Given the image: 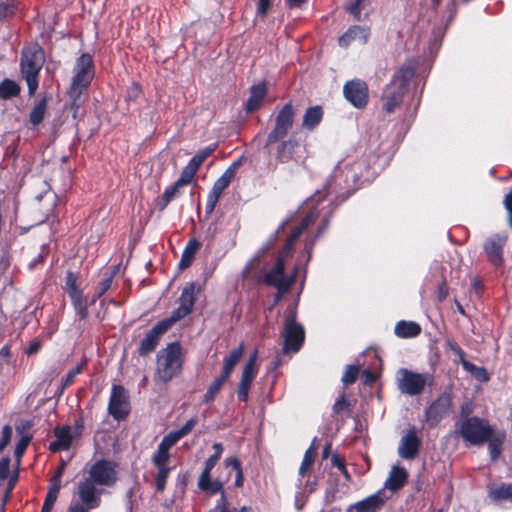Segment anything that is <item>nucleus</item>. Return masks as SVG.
Here are the masks:
<instances>
[{
  "label": "nucleus",
  "mask_w": 512,
  "mask_h": 512,
  "mask_svg": "<svg viewBox=\"0 0 512 512\" xmlns=\"http://www.w3.org/2000/svg\"><path fill=\"white\" fill-rule=\"evenodd\" d=\"M267 93L266 84L264 82L258 83L251 87L250 96L246 103L248 112H253L258 109Z\"/></svg>",
  "instance_id": "nucleus-30"
},
{
  "label": "nucleus",
  "mask_w": 512,
  "mask_h": 512,
  "mask_svg": "<svg viewBox=\"0 0 512 512\" xmlns=\"http://www.w3.org/2000/svg\"><path fill=\"white\" fill-rule=\"evenodd\" d=\"M299 148L300 143L294 137L282 141L277 148V159L282 163H286L290 160H297L301 158V155L298 154Z\"/></svg>",
  "instance_id": "nucleus-22"
},
{
  "label": "nucleus",
  "mask_w": 512,
  "mask_h": 512,
  "mask_svg": "<svg viewBox=\"0 0 512 512\" xmlns=\"http://www.w3.org/2000/svg\"><path fill=\"white\" fill-rule=\"evenodd\" d=\"M12 437V428L9 425H5L2 429L0 439V453L4 451L7 445L10 443Z\"/></svg>",
  "instance_id": "nucleus-49"
},
{
  "label": "nucleus",
  "mask_w": 512,
  "mask_h": 512,
  "mask_svg": "<svg viewBox=\"0 0 512 512\" xmlns=\"http://www.w3.org/2000/svg\"><path fill=\"white\" fill-rule=\"evenodd\" d=\"M109 413L116 419H123L129 412L127 391L119 385H114L109 401Z\"/></svg>",
  "instance_id": "nucleus-14"
},
{
  "label": "nucleus",
  "mask_w": 512,
  "mask_h": 512,
  "mask_svg": "<svg viewBox=\"0 0 512 512\" xmlns=\"http://www.w3.org/2000/svg\"><path fill=\"white\" fill-rule=\"evenodd\" d=\"M200 293V286L195 282H191L187 284L179 297L178 303L179 306L175 309L171 316L166 318L171 325L175 324L177 321L183 319L187 315H189L194 307L195 301L197 299V295Z\"/></svg>",
  "instance_id": "nucleus-10"
},
{
  "label": "nucleus",
  "mask_w": 512,
  "mask_h": 512,
  "mask_svg": "<svg viewBox=\"0 0 512 512\" xmlns=\"http://www.w3.org/2000/svg\"><path fill=\"white\" fill-rule=\"evenodd\" d=\"M241 159L234 161L225 171L224 173L214 182L212 190L207 196L206 201V212L211 213L222 192L229 186L233 178L235 177L236 171L241 166Z\"/></svg>",
  "instance_id": "nucleus-11"
},
{
  "label": "nucleus",
  "mask_w": 512,
  "mask_h": 512,
  "mask_svg": "<svg viewBox=\"0 0 512 512\" xmlns=\"http://www.w3.org/2000/svg\"><path fill=\"white\" fill-rule=\"evenodd\" d=\"M62 471L63 467H61L57 474L51 479V484L42 508V512H50L56 502L61 487Z\"/></svg>",
  "instance_id": "nucleus-26"
},
{
  "label": "nucleus",
  "mask_w": 512,
  "mask_h": 512,
  "mask_svg": "<svg viewBox=\"0 0 512 512\" xmlns=\"http://www.w3.org/2000/svg\"><path fill=\"white\" fill-rule=\"evenodd\" d=\"M448 405H449V399L448 398H440L430 407L429 413L437 411V409L440 406H448Z\"/></svg>",
  "instance_id": "nucleus-62"
},
{
  "label": "nucleus",
  "mask_w": 512,
  "mask_h": 512,
  "mask_svg": "<svg viewBox=\"0 0 512 512\" xmlns=\"http://www.w3.org/2000/svg\"><path fill=\"white\" fill-rule=\"evenodd\" d=\"M62 471L63 467H61L57 474L51 479V484L42 508V512H50L56 502L61 487Z\"/></svg>",
  "instance_id": "nucleus-27"
},
{
  "label": "nucleus",
  "mask_w": 512,
  "mask_h": 512,
  "mask_svg": "<svg viewBox=\"0 0 512 512\" xmlns=\"http://www.w3.org/2000/svg\"><path fill=\"white\" fill-rule=\"evenodd\" d=\"M7 481L6 486L4 488L5 501L9 497L11 490L13 489L16 481L17 474L16 472H10V459L5 457L0 461V482L4 483Z\"/></svg>",
  "instance_id": "nucleus-25"
},
{
  "label": "nucleus",
  "mask_w": 512,
  "mask_h": 512,
  "mask_svg": "<svg viewBox=\"0 0 512 512\" xmlns=\"http://www.w3.org/2000/svg\"><path fill=\"white\" fill-rule=\"evenodd\" d=\"M507 238L506 234H496L489 237L484 244L486 257L495 267H499L503 263V249Z\"/></svg>",
  "instance_id": "nucleus-15"
},
{
  "label": "nucleus",
  "mask_w": 512,
  "mask_h": 512,
  "mask_svg": "<svg viewBox=\"0 0 512 512\" xmlns=\"http://www.w3.org/2000/svg\"><path fill=\"white\" fill-rule=\"evenodd\" d=\"M197 170L198 169L192 166L191 163H188L187 166L183 169L180 178L176 181L177 185L182 187L189 184L193 180Z\"/></svg>",
  "instance_id": "nucleus-44"
},
{
  "label": "nucleus",
  "mask_w": 512,
  "mask_h": 512,
  "mask_svg": "<svg viewBox=\"0 0 512 512\" xmlns=\"http://www.w3.org/2000/svg\"><path fill=\"white\" fill-rule=\"evenodd\" d=\"M505 434L503 432H494L486 440L489 444L490 455L493 460L497 459L501 452V446L504 441Z\"/></svg>",
  "instance_id": "nucleus-37"
},
{
  "label": "nucleus",
  "mask_w": 512,
  "mask_h": 512,
  "mask_svg": "<svg viewBox=\"0 0 512 512\" xmlns=\"http://www.w3.org/2000/svg\"><path fill=\"white\" fill-rule=\"evenodd\" d=\"M226 381H227V379L221 375L219 377H217L208 387V389L204 395V402L210 403L211 401H213L215 396L217 395V393L221 390L223 385L226 383Z\"/></svg>",
  "instance_id": "nucleus-42"
},
{
  "label": "nucleus",
  "mask_w": 512,
  "mask_h": 512,
  "mask_svg": "<svg viewBox=\"0 0 512 512\" xmlns=\"http://www.w3.org/2000/svg\"><path fill=\"white\" fill-rule=\"evenodd\" d=\"M314 218V213L307 215L302 220L300 225L295 228V230L291 233V235L288 238L283 254L277 259L273 269L266 276V282L270 285L275 286L282 293H286L289 290L292 283L294 282V276H284L285 259L290 253L294 242L302 234V232L312 223Z\"/></svg>",
  "instance_id": "nucleus-2"
},
{
  "label": "nucleus",
  "mask_w": 512,
  "mask_h": 512,
  "mask_svg": "<svg viewBox=\"0 0 512 512\" xmlns=\"http://www.w3.org/2000/svg\"><path fill=\"white\" fill-rule=\"evenodd\" d=\"M81 426L74 428L63 426L55 429L56 440L51 442L49 448L53 452L67 450L71 446L73 439L81 433Z\"/></svg>",
  "instance_id": "nucleus-17"
},
{
  "label": "nucleus",
  "mask_w": 512,
  "mask_h": 512,
  "mask_svg": "<svg viewBox=\"0 0 512 512\" xmlns=\"http://www.w3.org/2000/svg\"><path fill=\"white\" fill-rule=\"evenodd\" d=\"M385 503L383 492L368 496L367 498L350 505L347 512H379Z\"/></svg>",
  "instance_id": "nucleus-19"
},
{
  "label": "nucleus",
  "mask_w": 512,
  "mask_h": 512,
  "mask_svg": "<svg viewBox=\"0 0 512 512\" xmlns=\"http://www.w3.org/2000/svg\"><path fill=\"white\" fill-rule=\"evenodd\" d=\"M458 354L460 356L461 365L465 371L469 372L480 382H487L489 380V375L485 368L476 366L467 361L464 357V353L461 350L458 351Z\"/></svg>",
  "instance_id": "nucleus-34"
},
{
  "label": "nucleus",
  "mask_w": 512,
  "mask_h": 512,
  "mask_svg": "<svg viewBox=\"0 0 512 512\" xmlns=\"http://www.w3.org/2000/svg\"><path fill=\"white\" fill-rule=\"evenodd\" d=\"M69 295L73 301L77 314L81 318H85L87 316L86 300L83 298L81 291H79L77 287H72L69 291Z\"/></svg>",
  "instance_id": "nucleus-38"
},
{
  "label": "nucleus",
  "mask_w": 512,
  "mask_h": 512,
  "mask_svg": "<svg viewBox=\"0 0 512 512\" xmlns=\"http://www.w3.org/2000/svg\"><path fill=\"white\" fill-rule=\"evenodd\" d=\"M370 36V30L365 26H352L339 38V45L348 47L351 43L356 42L364 45Z\"/></svg>",
  "instance_id": "nucleus-21"
},
{
  "label": "nucleus",
  "mask_w": 512,
  "mask_h": 512,
  "mask_svg": "<svg viewBox=\"0 0 512 512\" xmlns=\"http://www.w3.org/2000/svg\"><path fill=\"white\" fill-rule=\"evenodd\" d=\"M175 445L173 440L165 436L152 455V463L156 468L169 467L170 453L169 450Z\"/></svg>",
  "instance_id": "nucleus-23"
},
{
  "label": "nucleus",
  "mask_w": 512,
  "mask_h": 512,
  "mask_svg": "<svg viewBox=\"0 0 512 512\" xmlns=\"http://www.w3.org/2000/svg\"><path fill=\"white\" fill-rule=\"evenodd\" d=\"M45 61L44 51L41 48L34 47V78L36 77V72L41 68ZM36 89V81L34 80V90Z\"/></svg>",
  "instance_id": "nucleus-48"
},
{
  "label": "nucleus",
  "mask_w": 512,
  "mask_h": 512,
  "mask_svg": "<svg viewBox=\"0 0 512 512\" xmlns=\"http://www.w3.org/2000/svg\"><path fill=\"white\" fill-rule=\"evenodd\" d=\"M489 495L496 501H512V484H500L493 486L489 490Z\"/></svg>",
  "instance_id": "nucleus-36"
},
{
  "label": "nucleus",
  "mask_w": 512,
  "mask_h": 512,
  "mask_svg": "<svg viewBox=\"0 0 512 512\" xmlns=\"http://www.w3.org/2000/svg\"><path fill=\"white\" fill-rule=\"evenodd\" d=\"M43 188V192L34 199V211L37 210L39 213L38 224L44 223L49 218L57 201L56 194L49 190V185L45 181L43 182Z\"/></svg>",
  "instance_id": "nucleus-13"
},
{
  "label": "nucleus",
  "mask_w": 512,
  "mask_h": 512,
  "mask_svg": "<svg viewBox=\"0 0 512 512\" xmlns=\"http://www.w3.org/2000/svg\"><path fill=\"white\" fill-rule=\"evenodd\" d=\"M316 440L314 439L311 446L306 450L302 463L299 467L298 475H299V486L302 488V479L305 477H308L310 474V471L313 467L315 457L317 454V447L315 446Z\"/></svg>",
  "instance_id": "nucleus-28"
},
{
  "label": "nucleus",
  "mask_w": 512,
  "mask_h": 512,
  "mask_svg": "<svg viewBox=\"0 0 512 512\" xmlns=\"http://www.w3.org/2000/svg\"><path fill=\"white\" fill-rule=\"evenodd\" d=\"M82 367L83 365H78L67 373L63 382V387H68L74 382L75 377L81 372Z\"/></svg>",
  "instance_id": "nucleus-52"
},
{
  "label": "nucleus",
  "mask_w": 512,
  "mask_h": 512,
  "mask_svg": "<svg viewBox=\"0 0 512 512\" xmlns=\"http://www.w3.org/2000/svg\"><path fill=\"white\" fill-rule=\"evenodd\" d=\"M91 508L88 507L86 504H84L82 501L81 503H73L71 504L69 508V512H89Z\"/></svg>",
  "instance_id": "nucleus-59"
},
{
  "label": "nucleus",
  "mask_w": 512,
  "mask_h": 512,
  "mask_svg": "<svg viewBox=\"0 0 512 512\" xmlns=\"http://www.w3.org/2000/svg\"><path fill=\"white\" fill-rule=\"evenodd\" d=\"M170 471V467L157 468V473L155 474V485L157 492H162L165 489L166 481Z\"/></svg>",
  "instance_id": "nucleus-43"
},
{
  "label": "nucleus",
  "mask_w": 512,
  "mask_h": 512,
  "mask_svg": "<svg viewBox=\"0 0 512 512\" xmlns=\"http://www.w3.org/2000/svg\"><path fill=\"white\" fill-rule=\"evenodd\" d=\"M415 73L411 65H403L394 75L391 82L385 87L382 95L383 109L391 113L402 101L408 82Z\"/></svg>",
  "instance_id": "nucleus-5"
},
{
  "label": "nucleus",
  "mask_w": 512,
  "mask_h": 512,
  "mask_svg": "<svg viewBox=\"0 0 512 512\" xmlns=\"http://www.w3.org/2000/svg\"><path fill=\"white\" fill-rule=\"evenodd\" d=\"M271 7V0H258L257 15L264 18Z\"/></svg>",
  "instance_id": "nucleus-53"
},
{
  "label": "nucleus",
  "mask_w": 512,
  "mask_h": 512,
  "mask_svg": "<svg viewBox=\"0 0 512 512\" xmlns=\"http://www.w3.org/2000/svg\"><path fill=\"white\" fill-rule=\"evenodd\" d=\"M397 388L402 394L416 396L421 394L426 386L433 383V376L429 373H416L401 368L396 374Z\"/></svg>",
  "instance_id": "nucleus-7"
},
{
  "label": "nucleus",
  "mask_w": 512,
  "mask_h": 512,
  "mask_svg": "<svg viewBox=\"0 0 512 512\" xmlns=\"http://www.w3.org/2000/svg\"><path fill=\"white\" fill-rule=\"evenodd\" d=\"M257 357H258V352L257 350H255L248 358L247 362L245 363V366H249V367H253V368H258L257 367Z\"/></svg>",
  "instance_id": "nucleus-63"
},
{
  "label": "nucleus",
  "mask_w": 512,
  "mask_h": 512,
  "mask_svg": "<svg viewBox=\"0 0 512 512\" xmlns=\"http://www.w3.org/2000/svg\"><path fill=\"white\" fill-rule=\"evenodd\" d=\"M358 373H359V367L353 366V365L347 366L346 371H345L344 375L342 376V382L345 385L354 383L358 376Z\"/></svg>",
  "instance_id": "nucleus-47"
},
{
  "label": "nucleus",
  "mask_w": 512,
  "mask_h": 512,
  "mask_svg": "<svg viewBox=\"0 0 512 512\" xmlns=\"http://www.w3.org/2000/svg\"><path fill=\"white\" fill-rule=\"evenodd\" d=\"M117 481L115 465L106 460L96 461L87 471V476L78 483L80 501L90 508H97L101 503L103 489L111 487Z\"/></svg>",
  "instance_id": "nucleus-1"
},
{
  "label": "nucleus",
  "mask_w": 512,
  "mask_h": 512,
  "mask_svg": "<svg viewBox=\"0 0 512 512\" xmlns=\"http://www.w3.org/2000/svg\"><path fill=\"white\" fill-rule=\"evenodd\" d=\"M294 123V109L291 103L285 104L275 118V126L267 137V144H272L284 138Z\"/></svg>",
  "instance_id": "nucleus-12"
},
{
  "label": "nucleus",
  "mask_w": 512,
  "mask_h": 512,
  "mask_svg": "<svg viewBox=\"0 0 512 512\" xmlns=\"http://www.w3.org/2000/svg\"><path fill=\"white\" fill-rule=\"evenodd\" d=\"M199 247H200V243L195 239H192L188 242L187 246L185 247V249L183 251L181 260L179 262V267L181 269H185L191 265V263L194 259V256H195L196 252L198 251Z\"/></svg>",
  "instance_id": "nucleus-35"
},
{
  "label": "nucleus",
  "mask_w": 512,
  "mask_h": 512,
  "mask_svg": "<svg viewBox=\"0 0 512 512\" xmlns=\"http://www.w3.org/2000/svg\"><path fill=\"white\" fill-rule=\"evenodd\" d=\"M215 511H218V512H229V509H228V500H227V497H226V494H223L218 502H217V505L214 509Z\"/></svg>",
  "instance_id": "nucleus-56"
},
{
  "label": "nucleus",
  "mask_w": 512,
  "mask_h": 512,
  "mask_svg": "<svg viewBox=\"0 0 512 512\" xmlns=\"http://www.w3.org/2000/svg\"><path fill=\"white\" fill-rule=\"evenodd\" d=\"M225 465L232 467L235 471L242 469L240 461L235 457L227 458Z\"/></svg>",
  "instance_id": "nucleus-61"
},
{
  "label": "nucleus",
  "mask_w": 512,
  "mask_h": 512,
  "mask_svg": "<svg viewBox=\"0 0 512 512\" xmlns=\"http://www.w3.org/2000/svg\"><path fill=\"white\" fill-rule=\"evenodd\" d=\"M257 372L258 368H253L244 365L237 391V396L240 401L246 402L248 400L249 389L257 375Z\"/></svg>",
  "instance_id": "nucleus-24"
},
{
  "label": "nucleus",
  "mask_w": 512,
  "mask_h": 512,
  "mask_svg": "<svg viewBox=\"0 0 512 512\" xmlns=\"http://www.w3.org/2000/svg\"><path fill=\"white\" fill-rule=\"evenodd\" d=\"M213 449L215 453L211 455L207 461L205 462V467L198 479V487L203 492L214 495L220 493V497L223 494H226L223 489V483L220 480H211V471L217 464L218 460L221 457L223 448L220 443H215L213 445Z\"/></svg>",
  "instance_id": "nucleus-8"
},
{
  "label": "nucleus",
  "mask_w": 512,
  "mask_h": 512,
  "mask_svg": "<svg viewBox=\"0 0 512 512\" xmlns=\"http://www.w3.org/2000/svg\"><path fill=\"white\" fill-rule=\"evenodd\" d=\"M504 205L508 212H512V191L506 195Z\"/></svg>",
  "instance_id": "nucleus-64"
},
{
  "label": "nucleus",
  "mask_w": 512,
  "mask_h": 512,
  "mask_svg": "<svg viewBox=\"0 0 512 512\" xmlns=\"http://www.w3.org/2000/svg\"><path fill=\"white\" fill-rule=\"evenodd\" d=\"M112 283V277H106L104 278L100 283L96 291V297H100L102 294H104L111 286Z\"/></svg>",
  "instance_id": "nucleus-55"
},
{
  "label": "nucleus",
  "mask_w": 512,
  "mask_h": 512,
  "mask_svg": "<svg viewBox=\"0 0 512 512\" xmlns=\"http://www.w3.org/2000/svg\"><path fill=\"white\" fill-rule=\"evenodd\" d=\"M346 99L355 107L362 108L367 104L368 87L364 81L352 80L343 89Z\"/></svg>",
  "instance_id": "nucleus-16"
},
{
  "label": "nucleus",
  "mask_w": 512,
  "mask_h": 512,
  "mask_svg": "<svg viewBox=\"0 0 512 512\" xmlns=\"http://www.w3.org/2000/svg\"><path fill=\"white\" fill-rule=\"evenodd\" d=\"M218 233V226L215 222H211L206 231H205V240L208 241V244H210L212 242V240L214 239V237L216 236V234Z\"/></svg>",
  "instance_id": "nucleus-54"
},
{
  "label": "nucleus",
  "mask_w": 512,
  "mask_h": 512,
  "mask_svg": "<svg viewBox=\"0 0 512 512\" xmlns=\"http://www.w3.org/2000/svg\"><path fill=\"white\" fill-rule=\"evenodd\" d=\"M492 430L493 428L488 421L478 417H470L460 421L456 433L470 445H481L492 434Z\"/></svg>",
  "instance_id": "nucleus-6"
},
{
  "label": "nucleus",
  "mask_w": 512,
  "mask_h": 512,
  "mask_svg": "<svg viewBox=\"0 0 512 512\" xmlns=\"http://www.w3.org/2000/svg\"><path fill=\"white\" fill-rule=\"evenodd\" d=\"M407 476V471L404 468L394 466L385 481V487L391 491H396L406 483Z\"/></svg>",
  "instance_id": "nucleus-31"
},
{
  "label": "nucleus",
  "mask_w": 512,
  "mask_h": 512,
  "mask_svg": "<svg viewBox=\"0 0 512 512\" xmlns=\"http://www.w3.org/2000/svg\"><path fill=\"white\" fill-rule=\"evenodd\" d=\"M361 377H362V381L364 382V384H367V385L373 384L376 380V375L373 372H371L370 370H364L361 374Z\"/></svg>",
  "instance_id": "nucleus-57"
},
{
  "label": "nucleus",
  "mask_w": 512,
  "mask_h": 512,
  "mask_svg": "<svg viewBox=\"0 0 512 512\" xmlns=\"http://www.w3.org/2000/svg\"><path fill=\"white\" fill-rule=\"evenodd\" d=\"M181 368V346L174 342L158 352L154 379L158 382L167 383L180 373Z\"/></svg>",
  "instance_id": "nucleus-4"
},
{
  "label": "nucleus",
  "mask_w": 512,
  "mask_h": 512,
  "mask_svg": "<svg viewBox=\"0 0 512 512\" xmlns=\"http://www.w3.org/2000/svg\"><path fill=\"white\" fill-rule=\"evenodd\" d=\"M394 332L399 338H413L420 334L421 327L416 322L402 320L396 324Z\"/></svg>",
  "instance_id": "nucleus-32"
},
{
  "label": "nucleus",
  "mask_w": 512,
  "mask_h": 512,
  "mask_svg": "<svg viewBox=\"0 0 512 512\" xmlns=\"http://www.w3.org/2000/svg\"><path fill=\"white\" fill-rule=\"evenodd\" d=\"M171 326L172 325L164 319L158 322L151 330H149L145 337L141 340L139 346L140 354H147L151 352L158 344L161 335H163L169 328H171Z\"/></svg>",
  "instance_id": "nucleus-18"
},
{
  "label": "nucleus",
  "mask_w": 512,
  "mask_h": 512,
  "mask_svg": "<svg viewBox=\"0 0 512 512\" xmlns=\"http://www.w3.org/2000/svg\"><path fill=\"white\" fill-rule=\"evenodd\" d=\"M332 464L337 467L342 473L343 475L348 478L349 475H348V472L346 471L345 469V466H344V463L343 461L337 456V455H334L332 457Z\"/></svg>",
  "instance_id": "nucleus-58"
},
{
  "label": "nucleus",
  "mask_w": 512,
  "mask_h": 512,
  "mask_svg": "<svg viewBox=\"0 0 512 512\" xmlns=\"http://www.w3.org/2000/svg\"><path fill=\"white\" fill-rule=\"evenodd\" d=\"M196 423H197V420L195 418H191L180 429L172 431L166 436L170 440H173V442L176 444L181 438H183L184 436H186L188 433H190L192 431V429L194 428Z\"/></svg>",
  "instance_id": "nucleus-41"
},
{
  "label": "nucleus",
  "mask_w": 512,
  "mask_h": 512,
  "mask_svg": "<svg viewBox=\"0 0 512 512\" xmlns=\"http://www.w3.org/2000/svg\"><path fill=\"white\" fill-rule=\"evenodd\" d=\"M244 354V345L240 344L237 348L230 351V353L224 358L223 361V369L221 372V376L229 379L233 369L237 365V363L240 361Z\"/></svg>",
  "instance_id": "nucleus-29"
},
{
  "label": "nucleus",
  "mask_w": 512,
  "mask_h": 512,
  "mask_svg": "<svg viewBox=\"0 0 512 512\" xmlns=\"http://www.w3.org/2000/svg\"><path fill=\"white\" fill-rule=\"evenodd\" d=\"M20 87L19 85L10 79H4L0 83V98L1 99H10L19 94Z\"/></svg>",
  "instance_id": "nucleus-39"
},
{
  "label": "nucleus",
  "mask_w": 512,
  "mask_h": 512,
  "mask_svg": "<svg viewBox=\"0 0 512 512\" xmlns=\"http://www.w3.org/2000/svg\"><path fill=\"white\" fill-rule=\"evenodd\" d=\"M216 149V146H209L198 152L192 159L189 161V163L192 164V166L196 167L197 169L201 166V164L214 152Z\"/></svg>",
  "instance_id": "nucleus-45"
},
{
  "label": "nucleus",
  "mask_w": 512,
  "mask_h": 512,
  "mask_svg": "<svg viewBox=\"0 0 512 512\" xmlns=\"http://www.w3.org/2000/svg\"><path fill=\"white\" fill-rule=\"evenodd\" d=\"M284 323V351L297 352L303 345L305 332L303 326L296 322V312L294 308H290L287 312Z\"/></svg>",
  "instance_id": "nucleus-9"
},
{
  "label": "nucleus",
  "mask_w": 512,
  "mask_h": 512,
  "mask_svg": "<svg viewBox=\"0 0 512 512\" xmlns=\"http://www.w3.org/2000/svg\"><path fill=\"white\" fill-rule=\"evenodd\" d=\"M46 104H47V99L43 98L37 104V106L34 107V125L39 123L43 119L44 113H45V109H46Z\"/></svg>",
  "instance_id": "nucleus-51"
},
{
  "label": "nucleus",
  "mask_w": 512,
  "mask_h": 512,
  "mask_svg": "<svg viewBox=\"0 0 512 512\" xmlns=\"http://www.w3.org/2000/svg\"><path fill=\"white\" fill-rule=\"evenodd\" d=\"M29 442H30V438L27 436L21 437V439L18 441L16 448H15V458L17 461V465H19L20 457L25 452Z\"/></svg>",
  "instance_id": "nucleus-50"
},
{
  "label": "nucleus",
  "mask_w": 512,
  "mask_h": 512,
  "mask_svg": "<svg viewBox=\"0 0 512 512\" xmlns=\"http://www.w3.org/2000/svg\"><path fill=\"white\" fill-rule=\"evenodd\" d=\"M21 73L26 80L29 94H32V58L27 53L23 54L21 61Z\"/></svg>",
  "instance_id": "nucleus-40"
},
{
  "label": "nucleus",
  "mask_w": 512,
  "mask_h": 512,
  "mask_svg": "<svg viewBox=\"0 0 512 512\" xmlns=\"http://www.w3.org/2000/svg\"><path fill=\"white\" fill-rule=\"evenodd\" d=\"M180 187V185H177V183H175L173 186L167 188L164 191L162 196V203L160 204L161 210H163L168 205V203L178 195Z\"/></svg>",
  "instance_id": "nucleus-46"
},
{
  "label": "nucleus",
  "mask_w": 512,
  "mask_h": 512,
  "mask_svg": "<svg viewBox=\"0 0 512 512\" xmlns=\"http://www.w3.org/2000/svg\"><path fill=\"white\" fill-rule=\"evenodd\" d=\"M347 400L344 396L340 397L333 405V410L336 413L341 412L347 406Z\"/></svg>",
  "instance_id": "nucleus-60"
},
{
  "label": "nucleus",
  "mask_w": 512,
  "mask_h": 512,
  "mask_svg": "<svg viewBox=\"0 0 512 512\" xmlns=\"http://www.w3.org/2000/svg\"><path fill=\"white\" fill-rule=\"evenodd\" d=\"M323 117V111L320 106H313L306 110L303 121H302V127L306 130H313L315 129L318 124L321 122Z\"/></svg>",
  "instance_id": "nucleus-33"
},
{
  "label": "nucleus",
  "mask_w": 512,
  "mask_h": 512,
  "mask_svg": "<svg viewBox=\"0 0 512 512\" xmlns=\"http://www.w3.org/2000/svg\"><path fill=\"white\" fill-rule=\"evenodd\" d=\"M420 446V439L415 431L411 430L401 438L398 453L404 459H413L416 457Z\"/></svg>",
  "instance_id": "nucleus-20"
},
{
  "label": "nucleus",
  "mask_w": 512,
  "mask_h": 512,
  "mask_svg": "<svg viewBox=\"0 0 512 512\" xmlns=\"http://www.w3.org/2000/svg\"><path fill=\"white\" fill-rule=\"evenodd\" d=\"M72 74L68 95L72 100L75 118L80 105L79 99L86 92L95 75L92 57L89 54H82L76 60Z\"/></svg>",
  "instance_id": "nucleus-3"
}]
</instances>
